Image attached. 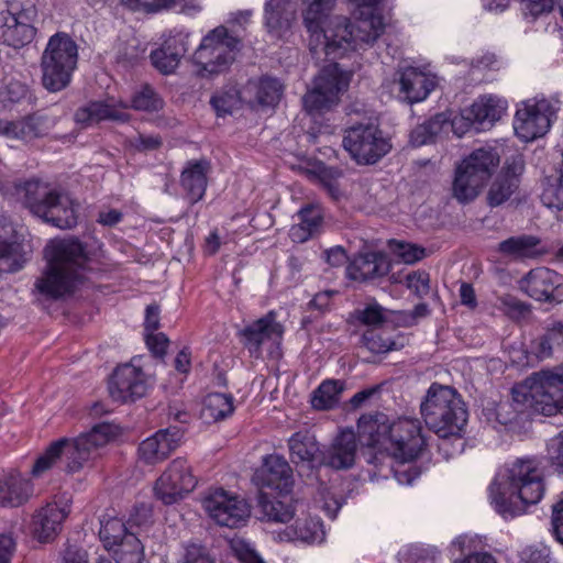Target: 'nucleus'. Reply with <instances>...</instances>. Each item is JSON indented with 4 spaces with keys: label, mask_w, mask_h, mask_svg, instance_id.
I'll list each match as a JSON object with an SVG mask.
<instances>
[{
    "label": "nucleus",
    "mask_w": 563,
    "mask_h": 563,
    "mask_svg": "<svg viewBox=\"0 0 563 563\" xmlns=\"http://www.w3.org/2000/svg\"><path fill=\"white\" fill-rule=\"evenodd\" d=\"M335 0H311L303 12V21L309 31V46L314 57L321 54L329 59L342 57L352 48L367 47L385 32L386 23L382 14H361L354 23L346 16H331L330 10Z\"/></svg>",
    "instance_id": "1"
},
{
    "label": "nucleus",
    "mask_w": 563,
    "mask_h": 563,
    "mask_svg": "<svg viewBox=\"0 0 563 563\" xmlns=\"http://www.w3.org/2000/svg\"><path fill=\"white\" fill-rule=\"evenodd\" d=\"M46 265L34 288L45 298L71 296L87 280L90 256L78 238H53L44 249Z\"/></svg>",
    "instance_id": "2"
},
{
    "label": "nucleus",
    "mask_w": 563,
    "mask_h": 563,
    "mask_svg": "<svg viewBox=\"0 0 563 563\" xmlns=\"http://www.w3.org/2000/svg\"><path fill=\"white\" fill-rule=\"evenodd\" d=\"M544 492V468L539 457H519L509 463L489 486L492 505L503 517L521 515L528 505L540 503Z\"/></svg>",
    "instance_id": "3"
},
{
    "label": "nucleus",
    "mask_w": 563,
    "mask_h": 563,
    "mask_svg": "<svg viewBox=\"0 0 563 563\" xmlns=\"http://www.w3.org/2000/svg\"><path fill=\"white\" fill-rule=\"evenodd\" d=\"M358 440L366 445H384L399 461H412L422 452L427 439L419 420L400 418L387 423L385 416H363L357 422Z\"/></svg>",
    "instance_id": "4"
},
{
    "label": "nucleus",
    "mask_w": 563,
    "mask_h": 563,
    "mask_svg": "<svg viewBox=\"0 0 563 563\" xmlns=\"http://www.w3.org/2000/svg\"><path fill=\"white\" fill-rule=\"evenodd\" d=\"M117 430L111 423H97L89 432L79 434L76 439H59L52 442L33 464L31 473L40 477L49 471L64 456L65 470L76 473L82 466L97 459L100 449L114 438Z\"/></svg>",
    "instance_id": "5"
},
{
    "label": "nucleus",
    "mask_w": 563,
    "mask_h": 563,
    "mask_svg": "<svg viewBox=\"0 0 563 563\" xmlns=\"http://www.w3.org/2000/svg\"><path fill=\"white\" fill-rule=\"evenodd\" d=\"M15 192L33 214L59 229H71L78 222L79 205L66 191L54 190L38 179H29L18 184Z\"/></svg>",
    "instance_id": "6"
},
{
    "label": "nucleus",
    "mask_w": 563,
    "mask_h": 563,
    "mask_svg": "<svg viewBox=\"0 0 563 563\" xmlns=\"http://www.w3.org/2000/svg\"><path fill=\"white\" fill-rule=\"evenodd\" d=\"M422 418L441 438L460 435L467 422V409L452 386L432 384L420 405Z\"/></svg>",
    "instance_id": "7"
},
{
    "label": "nucleus",
    "mask_w": 563,
    "mask_h": 563,
    "mask_svg": "<svg viewBox=\"0 0 563 563\" xmlns=\"http://www.w3.org/2000/svg\"><path fill=\"white\" fill-rule=\"evenodd\" d=\"M512 398L545 415L563 410V365L537 372L517 384L512 388Z\"/></svg>",
    "instance_id": "8"
},
{
    "label": "nucleus",
    "mask_w": 563,
    "mask_h": 563,
    "mask_svg": "<svg viewBox=\"0 0 563 563\" xmlns=\"http://www.w3.org/2000/svg\"><path fill=\"white\" fill-rule=\"evenodd\" d=\"M78 46L68 33L52 35L41 56L42 85L48 90L68 87L78 65Z\"/></svg>",
    "instance_id": "9"
},
{
    "label": "nucleus",
    "mask_w": 563,
    "mask_h": 563,
    "mask_svg": "<svg viewBox=\"0 0 563 563\" xmlns=\"http://www.w3.org/2000/svg\"><path fill=\"white\" fill-rule=\"evenodd\" d=\"M500 162L498 150L482 146L471 152L455 170L453 195L460 201H471L483 189Z\"/></svg>",
    "instance_id": "10"
},
{
    "label": "nucleus",
    "mask_w": 563,
    "mask_h": 563,
    "mask_svg": "<svg viewBox=\"0 0 563 563\" xmlns=\"http://www.w3.org/2000/svg\"><path fill=\"white\" fill-rule=\"evenodd\" d=\"M241 47V37L227 26H216L200 42L194 53V62L201 74H219L234 62Z\"/></svg>",
    "instance_id": "11"
},
{
    "label": "nucleus",
    "mask_w": 563,
    "mask_h": 563,
    "mask_svg": "<svg viewBox=\"0 0 563 563\" xmlns=\"http://www.w3.org/2000/svg\"><path fill=\"white\" fill-rule=\"evenodd\" d=\"M561 102L558 98H530L521 102L515 113L514 129L523 141H533L550 131L558 118Z\"/></svg>",
    "instance_id": "12"
},
{
    "label": "nucleus",
    "mask_w": 563,
    "mask_h": 563,
    "mask_svg": "<svg viewBox=\"0 0 563 563\" xmlns=\"http://www.w3.org/2000/svg\"><path fill=\"white\" fill-rule=\"evenodd\" d=\"M351 73L343 70L338 63H330L321 68L313 86L303 96V108L309 113H322L340 101V93L347 89Z\"/></svg>",
    "instance_id": "13"
},
{
    "label": "nucleus",
    "mask_w": 563,
    "mask_h": 563,
    "mask_svg": "<svg viewBox=\"0 0 563 563\" xmlns=\"http://www.w3.org/2000/svg\"><path fill=\"white\" fill-rule=\"evenodd\" d=\"M343 146L358 164H375L393 144L375 123H358L344 131Z\"/></svg>",
    "instance_id": "14"
},
{
    "label": "nucleus",
    "mask_w": 563,
    "mask_h": 563,
    "mask_svg": "<svg viewBox=\"0 0 563 563\" xmlns=\"http://www.w3.org/2000/svg\"><path fill=\"white\" fill-rule=\"evenodd\" d=\"M154 382V374L142 365V356H134L130 363L115 367L109 382V393L113 399L130 401L143 398Z\"/></svg>",
    "instance_id": "15"
},
{
    "label": "nucleus",
    "mask_w": 563,
    "mask_h": 563,
    "mask_svg": "<svg viewBox=\"0 0 563 563\" xmlns=\"http://www.w3.org/2000/svg\"><path fill=\"white\" fill-rule=\"evenodd\" d=\"M201 504L212 521L225 527L245 525L252 512L246 499L225 488H210L203 495Z\"/></svg>",
    "instance_id": "16"
},
{
    "label": "nucleus",
    "mask_w": 563,
    "mask_h": 563,
    "mask_svg": "<svg viewBox=\"0 0 563 563\" xmlns=\"http://www.w3.org/2000/svg\"><path fill=\"white\" fill-rule=\"evenodd\" d=\"M37 8L34 2H12L0 25V38L11 47H23L33 41Z\"/></svg>",
    "instance_id": "17"
},
{
    "label": "nucleus",
    "mask_w": 563,
    "mask_h": 563,
    "mask_svg": "<svg viewBox=\"0 0 563 563\" xmlns=\"http://www.w3.org/2000/svg\"><path fill=\"white\" fill-rule=\"evenodd\" d=\"M196 484L190 463L185 457H176L157 478L154 494L165 505H174L192 492Z\"/></svg>",
    "instance_id": "18"
},
{
    "label": "nucleus",
    "mask_w": 563,
    "mask_h": 563,
    "mask_svg": "<svg viewBox=\"0 0 563 563\" xmlns=\"http://www.w3.org/2000/svg\"><path fill=\"white\" fill-rule=\"evenodd\" d=\"M520 287L531 298L563 301V275L548 267L531 269L521 279Z\"/></svg>",
    "instance_id": "19"
},
{
    "label": "nucleus",
    "mask_w": 563,
    "mask_h": 563,
    "mask_svg": "<svg viewBox=\"0 0 563 563\" xmlns=\"http://www.w3.org/2000/svg\"><path fill=\"white\" fill-rule=\"evenodd\" d=\"M183 434L181 428H177V426L157 430L155 434L139 444V459L146 464H156L165 461L170 452L179 445Z\"/></svg>",
    "instance_id": "20"
},
{
    "label": "nucleus",
    "mask_w": 563,
    "mask_h": 563,
    "mask_svg": "<svg viewBox=\"0 0 563 563\" xmlns=\"http://www.w3.org/2000/svg\"><path fill=\"white\" fill-rule=\"evenodd\" d=\"M437 84V77L431 73L420 70L417 66H407L399 71L397 96L407 103H417L427 99Z\"/></svg>",
    "instance_id": "21"
},
{
    "label": "nucleus",
    "mask_w": 563,
    "mask_h": 563,
    "mask_svg": "<svg viewBox=\"0 0 563 563\" xmlns=\"http://www.w3.org/2000/svg\"><path fill=\"white\" fill-rule=\"evenodd\" d=\"M283 333L284 328L282 323H278L275 313L271 311V313L260 317L256 321L245 325L241 331V336L249 352L258 356L265 341H279L283 338Z\"/></svg>",
    "instance_id": "22"
},
{
    "label": "nucleus",
    "mask_w": 563,
    "mask_h": 563,
    "mask_svg": "<svg viewBox=\"0 0 563 563\" xmlns=\"http://www.w3.org/2000/svg\"><path fill=\"white\" fill-rule=\"evenodd\" d=\"M255 481L262 487H272L279 494H287L294 484V472L282 455H267L255 474Z\"/></svg>",
    "instance_id": "23"
},
{
    "label": "nucleus",
    "mask_w": 563,
    "mask_h": 563,
    "mask_svg": "<svg viewBox=\"0 0 563 563\" xmlns=\"http://www.w3.org/2000/svg\"><path fill=\"white\" fill-rule=\"evenodd\" d=\"M357 452V438L354 430H342L322 451L321 462L333 468L353 466Z\"/></svg>",
    "instance_id": "24"
},
{
    "label": "nucleus",
    "mask_w": 563,
    "mask_h": 563,
    "mask_svg": "<svg viewBox=\"0 0 563 563\" xmlns=\"http://www.w3.org/2000/svg\"><path fill=\"white\" fill-rule=\"evenodd\" d=\"M189 48V33L178 31L151 53L153 65L164 74L175 71Z\"/></svg>",
    "instance_id": "25"
},
{
    "label": "nucleus",
    "mask_w": 563,
    "mask_h": 563,
    "mask_svg": "<svg viewBox=\"0 0 563 563\" xmlns=\"http://www.w3.org/2000/svg\"><path fill=\"white\" fill-rule=\"evenodd\" d=\"M523 161L515 156L505 165L490 185L487 192V201L490 206H500L511 197L519 187V175L523 170Z\"/></svg>",
    "instance_id": "26"
},
{
    "label": "nucleus",
    "mask_w": 563,
    "mask_h": 563,
    "mask_svg": "<svg viewBox=\"0 0 563 563\" xmlns=\"http://www.w3.org/2000/svg\"><path fill=\"white\" fill-rule=\"evenodd\" d=\"M54 124H56L55 117H49L44 112H35L18 121H2L0 131L14 139H34V136H41V134L48 132Z\"/></svg>",
    "instance_id": "27"
},
{
    "label": "nucleus",
    "mask_w": 563,
    "mask_h": 563,
    "mask_svg": "<svg viewBox=\"0 0 563 563\" xmlns=\"http://www.w3.org/2000/svg\"><path fill=\"white\" fill-rule=\"evenodd\" d=\"M14 230L7 221H0V273H14L24 266L27 255L13 240Z\"/></svg>",
    "instance_id": "28"
},
{
    "label": "nucleus",
    "mask_w": 563,
    "mask_h": 563,
    "mask_svg": "<svg viewBox=\"0 0 563 563\" xmlns=\"http://www.w3.org/2000/svg\"><path fill=\"white\" fill-rule=\"evenodd\" d=\"M209 161H188L181 172L180 185L190 203L202 199L208 186Z\"/></svg>",
    "instance_id": "29"
},
{
    "label": "nucleus",
    "mask_w": 563,
    "mask_h": 563,
    "mask_svg": "<svg viewBox=\"0 0 563 563\" xmlns=\"http://www.w3.org/2000/svg\"><path fill=\"white\" fill-rule=\"evenodd\" d=\"M70 508L68 504H47L42 507L34 517L35 533L38 540L47 542L62 529V523L68 517Z\"/></svg>",
    "instance_id": "30"
},
{
    "label": "nucleus",
    "mask_w": 563,
    "mask_h": 563,
    "mask_svg": "<svg viewBox=\"0 0 563 563\" xmlns=\"http://www.w3.org/2000/svg\"><path fill=\"white\" fill-rule=\"evenodd\" d=\"M278 537L280 540H287V542L322 544L327 538V532L320 518H301L282 530Z\"/></svg>",
    "instance_id": "31"
},
{
    "label": "nucleus",
    "mask_w": 563,
    "mask_h": 563,
    "mask_svg": "<svg viewBox=\"0 0 563 563\" xmlns=\"http://www.w3.org/2000/svg\"><path fill=\"white\" fill-rule=\"evenodd\" d=\"M288 446L292 463L307 464V466L323 464V451L310 432H295L288 440Z\"/></svg>",
    "instance_id": "32"
},
{
    "label": "nucleus",
    "mask_w": 563,
    "mask_h": 563,
    "mask_svg": "<svg viewBox=\"0 0 563 563\" xmlns=\"http://www.w3.org/2000/svg\"><path fill=\"white\" fill-rule=\"evenodd\" d=\"M508 102L505 98L499 96H481L477 98L471 108L466 111V117L486 129V126H493L501 115H504Z\"/></svg>",
    "instance_id": "33"
},
{
    "label": "nucleus",
    "mask_w": 563,
    "mask_h": 563,
    "mask_svg": "<svg viewBox=\"0 0 563 563\" xmlns=\"http://www.w3.org/2000/svg\"><path fill=\"white\" fill-rule=\"evenodd\" d=\"M390 267V261L384 253H365V255L355 256L347 265V275L356 280H367L375 276L387 275Z\"/></svg>",
    "instance_id": "34"
},
{
    "label": "nucleus",
    "mask_w": 563,
    "mask_h": 563,
    "mask_svg": "<svg viewBox=\"0 0 563 563\" xmlns=\"http://www.w3.org/2000/svg\"><path fill=\"white\" fill-rule=\"evenodd\" d=\"M297 4L294 0H266L264 19L269 32L280 36L290 27L296 18Z\"/></svg>",
    "instance_id": "35"
},
{
    "label": "nucleus",
    "mask_w": 563,
    "mask_h": 563,
    "mask_svg": "<svg viewBox=\"0 0 563 563\" xmlns=\"http://www.w3.org/2000/svg\"><path fill=\"white\" fill-rule=\"evenodd\" d=\"M32 494V484L21 474L14 472H0V505H23Z\"/></svg>",
    "instance_id": "36"
},
{
    "label": "nucleus",
    "mask_w": 563,
    "mask_h": 563,
    "mask_svg": "<svg viewBox=\"0 0 563 563\" xmlns=\"http://www.w3.org/2000/svg\"><path fill=\"white\" fill-rule=\"evenodd\" d=\"M122 4L126 8L134 9V11H162V9H172L179 7L183 13H198L203 8V0H121Z\"/></svg>",
    "instance_id": "37"
},
{
    "label": "nucleus",
    "mask_w": 563,
    "mask_h": 563,
    "mask_svg": "<svg viewBox=\"0 0 563 563\" xmlns=\"http://www.w3.org/2000/svg\"><path fill=\"white\" fill-rule=\"evenodd\" d=\"M299 223L292 225L289 234L292 241H307L309 236L318 233L322 222L323 213L318 205H308L298 212Z\"/></svg>",
    "instance_id": "38"
},
{
    "label": "nucleus",
    "mask_w": 563,
    "mask_h": 563,
    "mask_svg": "<svg viewBox=\"0 0 563 563\" xmlns=\"http://www.w3.org/2000/svg\"><path fill=\"white\" fill-rule=\"evenodd\" d=\"M124 114L109 102H89L85 107H80L75 112L76 122L80 124H95L100 120H123Z\"/></svg>",
    "instance_id": "39"
},
{
    "label": "nucleus",
    "mask_w": 563,
    "mask_h": 563,
    "mask_svg": "<svg viewBox=\"0 0 563 563\" xmlns=\"http://www.w3.org/2000/svg\"><path fill=\"white\" fill-rule=\"evenodd\" d=\"M451 126H453V123H451L448 114L439 112L429 121L417 125V128L410 131V143L417 147L426 145V143L433 141L441 132L449 131Z\"/></svg>",
    "instance_id": "40"
},
{
    "label": "nucleus",
    "mask_w": 563,
    "mask_h": 563,
    "mask_svg": "<svg viewBox=\"0 0 563 563\" xmlns=\"http://www.w3.org/2000/svg\"><path fill=\"white\" fill-rule=\"evenodd\" d=\"M233 409L234 402L231 395L211 393L203 400L200 416L207 422L220 421V419H225V417L232 415Z\"/></svg>",
    "instance_id": "41"
},
{
    "label": "nucleus",
    "mask_w": 563,
    "mask_h": 563,
    "mask_svg": "<svg viewBox=\"0 0 563 563\" xmlns=\"http://www.w3.org/2000/svg\"><path fill=\"white\" fill-rule=\"evenodd\" d=\"M246 90H253L257 103L262 106H275L283 92V84L275 77H262L258 81H251Z\"/></svg>",
    "instance_id": "42"
},
{
    "label": "nucleus",
    "mask_w": 563,
    "mask_h": 563,
    "mask_svg": "<svg viewBox=\"0 0 563 563\" xmlns=\"http://www.w3.org/2000/svg\"><path fill=\"white\" fill-rule=\"evenodd\" d=\"M536 235H512L499 243L498 250L507 256L523 257L536 254V247L539 243Z\"/></svg>",
    "instance_id": "43"
},
{
    "label": "nucleus",
    "mask_w": 563,
    "mask_h": 563,
    "mask_svg": "<svg viewBox=\"0 0 563 563\" xmlns=\"http://www.w3.org/2000/svg\"><path fill=\"white\" fill-rule=\"evenodd\" d=\"M117 563H142L144 558V548L134 532H125L122 537L120 548L114 550Z\"/></svg>",
    "instance_id": "44"
},
{
    "label": "nucleus",
    "mask_w": 563,
    "mask_h": 563,
    "mask_svg": "<svg viewBox=\"0 0 563 563\" xmlns=\"http://www.w3.org/2000/svg\"><path fill=\"white\" fill-rule=\"evenodd\" d=\"M343 388L341 379H325L314 390L312 405L314 408H332L334 404H338Z\"/></svg>",
    "instance_id": "45"
},
{
    "label": "nucleus",
    "mask_w": 563,
    "mask_h": 563,
    "mask_svg": "<svg viewBox=\"0 0 563 563\" xmlns=\"http://www.w3.org/2000/svg\"><path fill=\"white\" fill-rule=\"evenodd\" d=\"M258 505L264 517L271 521H289L295 514L292 505L280 499H269L266 493H260Z\"/></svg>",
    "instance_id": "46"
},
{
    "label": "nucleus",
    "mask_w": 563,
    "mask_h": 563,
    "mask_svg": "<svg viewBox=\"0 0 563 563\" xmlns=\"http://www.w3.org/2000/svg\"><path fill=\"white\" fill-rule=\"evenodd\" d=\"M124 532L125 522L120 520V518H108L107 520H101L99 537L106 548H112L115 545L117 548H120Z\"/></svg>",
    "instance_id": "47"
},
{
    "label": "nucleus",
    "mask_w": 563,
    "mask_h": 563,
    "mask_svg": "<svg viewBox=\"0 0 563 563\" xmlns=\"http://www.w3.org/2000/svg\"><path fill=\"white\" fill-rule=\"evenodd\" d=\"M542 202L549 208H563V148L560 175L556 179H549L541 192Z\"/></svg>",
    "instance_id": "48"
},
{
    "label": "nucleus",
    "mask_w": 563,
    "mask_h": 563,
    "mask_svg": "<svg viewBox=\"0 0 563 563\" xmlns=\"http://www.w3.org/2000/svg\"><path fill=\"white\" fill-rule=\"evenodd\" d=\"M242 100L243 98L238 89H229V91L214 93L211 98V104L218 113H228V111L239 108Z\"/></svg>",
    "instance_id": "49"
},
{
    "label": "nucleus",
    "mask_w": 563,
    "mask_h": 563,
    "mask_svg": "<svg viewBox=\"0 0 563 563\" xmlns=\"http://www.w3.org/2000/svg\"><path fill=\"white\" fill-rule=\"evenodd\" d=\"M131 106L135 109H147L148 111H154V109L162 108L163 100L157 96L155 89L150 88V86H144V88L135 91L132 97Z\"/></svg>",
    "instance_id": "50"
},
{
    "label": "nucleus",
    "mask_w": 563,
    "mask_h": 563,
    "mask_svg": "<svg viewBox=\"0 0 563 563\" xmlns=\"http://www.w3.org/2000/svg\"><path fill=\"white\" fill-rule=\"evenodd\" d=\"M405 283L408 289L419 298L430 294L431 276L428 272H410L405 276Z\"/></svg>",
    "instance_id": "51"
},
{
    "label": "nucleus",
    "mask_w": 563,
    "mask_h": 563,
    "mask_svg": "<svg viewBox=\"0 0 563 563\" xmlns=\"http://www.w3.org/2000/svg\"><path fill=\"white\" fill-rule=\"evenodd\" d=\"M391 247L395 254L408 264L427 256L426 249L418 246V244H410V242H391Z\"/></svg>",
    "instance_id": "52"
},
{
    "label": "nucleus",
    "mask_w": 563,
    "mask_h": 563,
    "mask_svg": "<svg viewBox=\"0 0 563 563\" xmlns=\"http://www.w3.org/2000/svg\"><path fill=\"white\" fill-rule=\"evenodd\" d=\"M233 551L241 563H267L260 553L245 541H234L232 543Z\"/></svg>",
    "instance_id": "53"
},
{
    "label": "nucleus",
    "mask_w": 563,
    "mask_h": 563,
    "mask_svg": "<svg viewBox=\"0 0 563 563\" xmlns=\"http://www.w3.org/2000/svg\"><path fill=\"white\" fill-rule=\"evenodd\" d=\"M550 462L563 473V430L548 445Z\"/></svg>",
    "instance_id": "54"
},
{
    "label": "nucleus",
    "mask_w": 563,
    "mask_h": 563,
    "mask_svg": "<svg viewBox=\"0 0 563 563\" xmlns=\"http://www.w3.org/2000/svg\"><path fill=\"white\" fill-rule=\"evenodd\" d=\"M501 65L503 60H500L494 52H484V54L477 56L471 62V68L473 71L474 69H479V71H484V69H499Z\"/></svg>",
    "instance_id": "55"
},
{
    "label": "nucleus",
    "mask_w": 563,
    "mask_h": 563,
    "mask_svg": "<svg viewBox=\"0 0 563 563\" xmlns=\"http://www.w3.org/2000/svg\"><path fill=\"white\" fill-rule=\"evenodd\" d=\"M498 302L510 317H520V314H525L528 310L525 302H521L519 298L511 297V295H504V297H499Z\"/></svg>",
    "instance_id": "56"
},
{
    "label": "nucleus",
    "mask_w": 563,
    "mask_h": 563,
    "mask_svg": "<svg viewBox=\"0 0 563 563\" xmlns=\"http://www.w3.org/2000/svg\"><path fill=\"white\" fill-rule=\"evenodd\" d=\"M356 317L365 324H380V322L385 320L383 309L379 305H367V307L361 311H356Z\"/></svg>",
    "instance_id": "57"
},
{
    "label": "nucleus",
    "mask_w": 563,
    "mask_h": 563,
    "mask_svg": "<svg viewBox=\"0 0 563 563\" xmlns=\"http://www.w3.org/2000/svg\"><path fill=\"white\" fill-rule=\"evenodd\" d=\"M16 549V541L10 532L0 534V563H11Z\"/></svg>",
    "instance_id": "58"
},
{
    "label": "nucleus",
    "mask_w": 563,
    "mask_h": 563,
    "mask_svg": "<svg viewBox=\"0 0 563 563\" xmlns=\"http://www.w3.org/2000/svg\"><path fill=\"white\" fill-rule=\"evenodd\" d=\"M146 344L153 354L164 356L169 340L164 332H156L155 334H146Z\"/></svg>",
    "instance_id": "59"
},
{
    "label": "nucleus",
    "mask_w": 563,
    "mask_h": 563,
    "mask_svg": "<svg viewBox=\"0 0 563 563\" xmlns=\"http://www.w3.org/2000/svg\"><path fill=\"white\" fill-rule=\"evenodd\" d=\"M183 563H213L206 549L200 545H188L185 549Z\"/></svg>",
    "instance_id": "60"
},
{
    "label": "nucleus",
    "mask_w": 563,
    "mask_h": 563,
    "mask_svg": "<svg viewBox=\"0 0 563 563\" xmlns=\"http://www.w3.org/2000/svg\"><path fill=\"white\" fill-rule=\"evenodd\" d=\"M554 0H522L521 7L525 13H530L533 18L540 15V13H544V11H550L553 8Z\"/></svg>",
    "instance_id": "61"
},
{
    "label": "nucleus",
    "mask_w": 563,
    "mask_h": 563,
    "mask_svg": "<svg viewBox=\"0 0 563 563\" xmlns=\"http://www.w3.org/2000/svg\"><path fill=\"white\" fill-rule=\"evenodd\" d=\"M163 140L161 135H154V133H139L133 140V144L137 150H157L161 147Z\"/></svg>",
    "instance_id": "62"
},
{
    "label": "nucleus",
    "mask_w": 563,
    "mask_h": 563,
    "mask_svg": "<svg viewBox=\"0 0 563 563\" xmlns=\"http://www.w3.org/2000/svg\"><path fill=\"white\" fill-rule=\"evenodd\" d=\"M552 527L554 536L563 544V499L559 504L553 505Z\"/></svg>",
    "instance_id": "63"
},
{
    "label": "nucleus",
    "mask_w": 563,
    "mask_h": 563,
    "mask_svg": "<svg viewBox=\"0 0 563 563\" xmlns=\"http://www.w3.org/2000/svg\"><path fill=\"white\" fill-rule=\"evenodd\" d=\"M520 563H550L548 553L540 551V549H533V547H527L520 553Z\"/></svg>",
    "instance_id": "64"
}]
</instances>
